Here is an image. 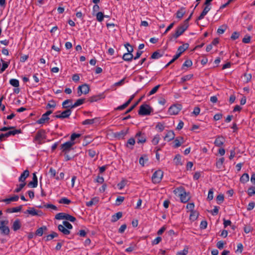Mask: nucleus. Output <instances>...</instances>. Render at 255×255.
Returning <instances> with one entry per match:
<instances>
[{
	"label": "nucleus",
	"mask_w": 255,
	"mask_h": 255,
	"mask_svg": "<svg viewBox=\"0 0 255 255\" xmlns=\"http://www.w3.org/2000/svg\"><path fill=\"white\" fill-rule=\"evenodd\" d=\"M29 172L28 170H24L19 177V181L21 182H25L26 178L29 176Z\"/></svg>",
	"instance_id": "obj_19"
},
{
	"label": "nucleus",
	"mask_w": 255,
	"mask_h": 255,
	"mask_svg": "<svg viewBox=\"0 0 255 255\" xmlns=\"http://www.w3.org/2000/svg\"><path fill=\"white\" fill-rule=\"evenodd\" d=\"M99 202V198L95 197L92 198L89 202L86 203V205L88 207H91L93 205L97 204Z\"/></svg>",
	"instance_id": "obj_31"
},
{
	"label": "nucleus",
	"mask_w": 255,
	"mask_h": 255,
	"mask_svg": "<svg viewBox=\"0 0 255 255\" xmlns=\"http://www.w3.org/2000/svg\"><path fill=\"white\" fill-rule=\"evenodd\" d=\"M37 178L36 173H33L32 180L28 183V186L30 187L35 188L37 186Z\"/></svg>",
	"instance_id": "obj_15"
},
{
	"label": "nucleus",
	"mask_w": 255,
	"mask_h": 255,
	"mask_svg": "<svg viewBox=\"0 0 255 255\" xmlns=\"http://www.w3.org/2000/svg\"><path fill=\"white\" fill-rule=\"evenodd\" d=\"M211 7L209 5H205L203 11L201 12L199 16L198 17L197 20L202 19L204 16L207 14L208 11L210 10Z\"/></svg>",
	"instance_id": "obj_18"
},
{
	"label": "nucleus",
	"mask_w": 255,
	"mask_h": 255,
	"mask_svg": "<svg viewBox=\"0 0 255 255\" xmlns=\"http://www.w3.org/2000/svg\"><path fill=\"white\" fill-rule=\"evenodd\" d=\"M45 138V131L44 130L41 129L37 132L34 138V140L38 141L39 144H41L42 140Z\"/></svg>",
	"instance_id": "obj_7"
},
{
	"label": "nucleus",
	"mask_w": 255,
	"mask_h": 255,
	"mask_svg": "<svg viewBox=\"0 0 255 255\" xmlns=\"http://www.w3.org/2000/svg\"><path fill=\"white\" fill-rule=\"evenodd\" d=\"M142 98H140L133 105H132L130 108H129L125 113V114H127L130 112L141 101Z\"/></svg>",
	"instance_id": "obj_43"
},
{
	"label": "nucleus",
	"mask_w": 255,
	"mask_h": 255,
	"mask_svg": "<svg viewBox=\"0 0 255 255\" xmlns=\"http://www.w3.org/2000/svg\"><path fill=\"white\" fill-rule=\"evenodd\" d=\"M189 47V44L188 43H185L183 44L181 46H180L177 51V53L174 56V57L177 59L181 55L182 53H183L186 49H187Z\"/></svg>",
	"instance_id": "obj_10"
},
{
	"label": "nucleus",
	"mask_w": 255,
	"mask_h": 255,
	"mask_svg": "<svg viewBox=\"0 0 255 255\" xmlns=\"http://www.w3.org/2000/svg\"><path fill=\"white\" fill-rule=\"evenodd\" d=\"M147 161V156L146 155H144L139 158V162L141 166H144L145 162H146Z\"/></svg>",
	"instance_id": "obj_36"
},
{
	"label": "nucleus",
	"mask_w": 255,
	"mask_h": 255,
	"mask_svg": "<svg viewBox=\"0 0 255 255\" xmlns=\"http://www.w3.org/2000/svg\"><path fill=\"white\" fill-rule=\"evenodd\" d=\"M0 61L2 63V66L1 68V73H2L8 66V63L5 62L2 59H0Z\"/></svg>",
	"instance_id": "obj_40"
},
{
	"label": "nucleus",
	"mask_w": 255,
	"mask_h": 255,
	"mask_svg": "<svg viewBox=\"0 0 255 255\" xmlns=\"http://www.w3.org/2000/svg\"><path fill=\"white\" fill-rule=\"evenodd\" d=\"M74 144V142L69 141L61 144V146L62 151L64 152L65 153L69 152L71 149L72 146Z\"/></svg>",
	"instance_id": "obj_11"
},
{
	"label": "nucleus",
	"mask_w": 255,
	"mask_h": 255,
	"mask_svg": "<svg viewBox=\"0 0 255 255\" xmlns=\"http://www.w3.org/2000/svg\"><path fill=\"white\" fill-rule=\"evenodd\" d=\"M25 185V182H22L21 184L17 185V187L15 189L14 192L16 193L19 192Z\"/></svg>",
	"instance_id": "obj_37"
},
{
	"label": "nucleus",
	"mask_w": 255,
	"mask_h": 255,
	"mask_svg": "<svg viewBox=\"0 0 255 255\" xmlns=\"http://www.w3.org/2000/svg\"><path fill=\"white\" fill-rule=\"evenodd\" d=\"M185 13V8L184 7H181L179 10H178L177 11L176 17L178 18L181 19Z\"/></svg>",
	"instance_id": "obj_28"
},
{
	"label": "nucleus",
	"mask_w": 255,
	"mask_h": 255,
	"mask_svg": "<svg viewBox=\"0 0 255 255\" xmlns=\"http://www.w3.org/2000/svg\"><path fill=\"white\" fill-rule=\"evenodd\" d=\"M135 144V139L133 138H129L126 144V146L130 149L133 148V146Z\"/></svg>",
	"instance_id": "obj_27"
},
{
	"label": "nucleus",
	"mask_w": 255,
	"mask_h": 255,
	"mask_svg": "<svg viewBox=\"0 0 255 255\" xmlns=\"http://www.w3.org/2000/svg\"><path fill=\"white\" fill-rule=\"evenodd\" d=\"M175 162L176 164L177 165H182V163L181 162V158L180 155L177 154L175 156L174 159Z\"/></svg>",
	"instance_id": "obj_42"
},
{
	"label": "nucleus",
	"mask_w": 255,
	"mask_h": 255,
	"mask_svg": "<svg viewBox=\"0 0 255 255\" xmlns=\"http://www.w3.org/2000/svg\"><path fill=\"white\" fill-rule=\"evenodd\" d=\"M174 145L173 146L174 148H177L181 145V142L178 138H176L174 140Z\"/></svg>",
	"instance_id": "obj_64"
},
{
	"label": "nucleus",
	"mask_w": 255,
	"mask_h": 255,
	"mask_svg": "<svg viewBox=\"0 0 255 255\" xmlns=\"http://www.w3.org/2000/svg\"><path fill=\"white\" fill-rule=\"evenodd\" d=\"M9 134L11 135H14L16 134H19L21 133V129H14L12 130L9 131Z\"/></svg>",
	"instance_id": "obj_60"
},
{
	"label": "nucleus",
	"mask_w": 255,
	"mask_h": 255,
	"mask_svg": "<svg viewBox=\"0 0 255 255\" xmlns=\"http://www.w3.org/2000/svg\"><path fill=\"white\" fill-rule=\"evenodd\" d=\"M96 119L86 120L82 122L83 125H92L94 123Z\"/></svg>",
	"instance_id": "obj_45"
},
{
	"label": "nucleus",
	"mask_w": 255,
	"mask_h": 255,
	"mask_svg": "<svg viewBox=\"0 0 255 255\" xmlns=\"http://www.w3.org/2000/svg\"><path fill=\"white\" fill-rule=\"evenodd\" d=\"M59 203L61 204H69L71 203V201L68 199L64 197L59 200Z\"/></svg>",
	"instance_id": "obj_49"
},
{
	"label": "nucleus",
	"mask_w": 255,
	"mask_h": 255,
	"mask_svg": "<svg viewBox=\"0 0 255 255\" xmlns=\"http://www.w3.org/2000/svg\"><path fill=\"white\" fill-rule=\"evenodd\" d=\"M192 65V62L191 60H186L182 65V68H183L184 67H189L191 66Z\"/></svg>",
	"instance_id": "obj_59"
},
{
	"label": "nucleus",
	"mask_w": 255,
	"mask_h": 255,
	"mask_svg": "<svg viewBox=\"0 0 255 255\" xmlns=\"http://www.w3.org/2000/svg\"><path fill=\"white\" fill-rule=\"evenodd\" d=\"M71 113V110L68 109L62 112L61 114L56 115L55 118L61 119L67 118L70 116Z\"/></svg>",
	"instance_id": "obj_13"
},
{
	"label": "nucleus",
	"mask_w": 255,
	"mask_h": 255,
	"mask_svg": "<svg viewBox=\"0 0 255 255\" xmlns=\"http://www.w3.org/2000/svg\"><path fill=\"white\" fill-rule=\"evenodd\" d=\"M152 109L148 105L143 104L140 106L138 114L142 116L149 115Z\"/></svg>",
	"instance_id": "obj_5"
},
{
	"label": "nucleus",
	"mask_w": 255,
	"mask_h": 255,
	"mask_svg": "<svg viewBox=\"0 0 255 255\" xmlns=\"http://www.w3.org/2000/svg\"><path fill=\"white\" fill-rule=\"evenodd\" d=\"M189 25H187V22L185 23H183L179 26L176 30L175 33L172 34L169 37V41H173V40L176 39L179 36L181 35L184 31L188 28Z\"/></svg>",
	"instance_id": "obj_1"
},
{
	"label": "nucleus",
	"mask_w": 255,
	"mask_h": 255,
	"mask_svg": "<svg viewBox=\"0 0 255 255\" xmlns=\"http://www.w3.org/2000/svg\"><path fill=\"white\" fill-rule=\"evenodd\" d=\"M133 58V55L132 53H127L124 54L123 56V59L127 61H130Z\"/></svg>",
	"instance_id": "obj_29"
},
{
	"label": "nucleus",
	"mask_w": 255,
	"mask_h": 255,
	"mask_svg": "<svg viewBox=\"0 0 255 255\" xmlns=\"http://www.w3.org/2000/svg\"><path fill=\"white\" fill-rule=\"evenodd\" d=\"M224 161V158L222 157L219 159L216 162V166L218 168L220 169L222 166L223 162Z\"/></svg>",
	"instance_id": "obj_41"
},
{
	"label": "nucleus",
	"mask_w": 255,
	"mask_h": 255,
	"mask_svg": "<svg viewBox=\"0 0 255 255\" xmlns=\"http://www.w3.org/2000/svg\"><path fill=\"white\" fill-rule=\"evenodd\" d=\"M174 193L180 198L181 201L183 203L187 202L190 199V196L187 193L182 187L176 188L174 190Z\"/></svg>",
	"instance_id": "obj_2"
},
{
	"label": "nucleus",
	"mask_w": 255,
	"mask_h": 255,
	"mask_svg": "<svg viewBox=\"0 0 255 255\" xmlns=\"http://www.w3.org/2000/svg\"><path fill=\"white\" fill-rule=\"evenodd\" d=\"M125 47L127 48L128 53H132V52L133 51V49L132 46L130 45V44L128 43H126L125 45Z\"/></svg>",
	"instance_id": "obj_61"
},
{
	"label": "nucleus",
	"mask_w": 255,
	"mask_h": 255,
	"mask_svg": "<svg viewBox=\"0 0 255 255\" xmlns=\"http://www.w3.org/2000/svg\"><path fill=\"white\" fill-rule=\"evenodd\" d=\"M162 56V54H161L158 51L154 52L151 55V58L152 59H158Z\"/></svg>",
	"instance_id": "obj_48"
},
{
	"label": "nucleus",
	"mask_w": 255,
	"mask_h": 255,
	"mask_svg": "<svg viewBox=\"0 0 255 255\" xmlns=\"http://www.w3.org/2000/svg\"><path fill=\"white\" fill-rule=\"evenodd\" d=\"M224 143V138L223 137L219 136L215 140L214 144L216 146L220 147Z\"/></svg>",
	"instance_id": "obj_24"
},
{
	"label": "nucleus",
	"mask_w": 255,
	"mask_h": 255,
	"mask_svg": "<svg viewBox=\"0 0 255 255\" xmlns=\"http://www.w3.org/2000/svg\"><path fill=\"white\" fill-rule=\"evenodd\" d=\"M47 230V228L46 227H45V226L42 227L41 228H38L36 230L35 234H36V235H37L39 236H41L43 235V231L44 230Z\"/></svg>",
	"instance_id": "obj_35"
},
{
	"label": "nucleus",
	"mask_w": 255,
	"mask_h": 255,
	"mask_svg": "<svg viewBox=\"0 0 255 255\" xmlns=\"http://www.w3.org/2000/svg\"><path fill=\"white\" fill-rule=\"evenodd\" d=\"M216 199H217V201L218 203L221 204L224 201V195L223 194L218 195Z\"/></svg>",
	"instance_id": "obj_55"
},
{
	"label": "nucleus",
	"mask_w": 255,
	"mask_h": 255,
	"mask_svg": "<svg viewBox=\"0 0 255 255\" xmlns=\"http://www.w3.org/2000/svg\"><path fill=\"white\" fill-rule=\"evenodd\" d=\"M135 138L137 139V142L138 143H143L146 141V137L145 133L141 131H138L135 134Z\"/></svg>",
	"instance_id": "obj_12"
},
{
	"label": "nucleus",
	"mask_w": 255,
	"mask_h": 255,
	"mask_svg": "<svg viewBox=\"0 0 255 255\" xmlns=\"http://www.w3.org/2000/svg\"><path fill=\"white\" fill-rule=\"evenodd\" d=\"M81 136V134H79V133H74L73 134H71V141H72L73 142V141L77 137H79L80 136Z\"/></svg>",
	"instance_id": "obj_63"
},
{
	"label": "nucleus",
	"mask_w": 255,
	"mask_h": 255,
	"mask_svg": "<svg viewBox=\"0 0 255 255\" xmlns=\"http://www.w3.org/2000/svg\"><path fill=\"white\" fill-rule=\"evenodd\" d=\"M249 180V175L247 173H244L241 177L240 181L241 182L245 183Z\"/></svg>",
	"instance_id": "obj_33"
},
{
	"label": "nucleus",
	"mask_w": 255,
	"mask_h": 255,
	"mask_svg": "<svg viewBox=\"0 0 255 255\" xmlns=\"http://www.w3.org/2000/svg\"><path fill=\"white\" fill-rule=\"evenodd\" d=\"M21 209H22V206H19L17 207L8 208L6 209V211L7 213H15V212H19L21 210Z\"/></svg>",
	"instance_id": "obj_22"
},
{
	"label": "nucleus",
	"mask_w": 255,
	"mask_h": 255,
	"mask_svg": "<svg viewBox=\"0 0 255 255\" xmlns=\"http://www.w3.org/2000/svg\"><path fill=\"white\" fill-rule=\"evenodd\" d=\"M58 229L59 231L61 232L64 235H67L70 234V232L67 228H65L63 225H59L58 226Z\"/></svg>",
	"instance_id": "obj_21"
},
{
	"label": "nucleus",
	"mask_w": 255,
	"mask_h": 255,
	"mask_svg": "<svg viewBox=\"0 0 255 255\" xmlns=\"http://www.w3.org/2000/svg\"><path fill=\"white\" fill-rule=\"evenodd\" d=\"M213 199V189H210L208 192L207 199L209 201Z\"/></svg>",
	"instance_id": "obj_57"
},
{
	"label": "nucleus",
	"mask_w": 255,
	"mask_h": 255,
	"mask_svg": "<svg viewBox=\"0 0 255 255\" xmlns=\"http://www.w3.org/2000/svg\"><path fill=\"white\" fill-rule=\"evenodd\" d=\"M19 197L17 195H15L9 198H6L3 200V202H5L7 204H9L11 202L16 201L18 200Z\"/></svg>",
	"instance_id": "obj_23"
},
{
	"label": "nucleus",
	"mask_w": 255,
	"mask_h": 255,
	"mask_svg": "<svg viewBox=\"0 0 255 255\" xmlns=\"http://www.w3.org/2000/svg\"><path fill=\"white\" fill-rule=\"evenodd\" d=\"M8 224V220H1L0 221V233L4 235H8L9 234L10 230L7 226Z\"/></svg>",
	"instance_id": "obj_3"
},
{
	"label": "nucleus",
	"mask_w": 255,
	"mask_h": 255,
	"mask_svg": "<svg viewBox=\"0 0 255 255\" xmlns=\"http://www.w3.org/2000/svg\"><path fill=\"white\" fill-rule=\"evenodd\" d=\"M160 136L159 135H156L152 140V143L153 145H156L159 142Z\"/></svg>",
	"instance_id": "obj_52"
},
{
	"label": "nucleus",
	"mask_w": 255,
	"mask_h": 255,
	"mask_svg": "<svg viewBox=\"0 0 255 255\" xmlns=\"http://www.w3.org/2000/svg\"><path fill=\"white\" fill-rule=\"evenodd\" d=\"M192 74H189L186 75L183 77L181 78V82H184L186 81L190 80L193 77Z\"/></svg>",
	"instance_id": "obj_50"
},
{
	"label": "nucleus",
	"mask_w": 255,
	"mask_h": 255,
	"mask_svg": "<svg viewBox=\"0 0 255 255\" xmlns=\"http://www.w3.org/2000/svg\"><path fill=\"white\" fill-rule=\"evenodd\" d=\"M55 219L57 220L65 219L72 222H74L76 220L74 217L65 213H58L55 216Z\"/></svg>",
	"instance_id": "obj_4"
},
{
	"label": "nucleus",
	"mask_w": 255,
	"mask_h": 255,
	"mask_svg": "<svg viewBox=\"0 0 255 255\" xmlns=\"http://www.w3.org/2000/svg\"><path fill=\"white\" fill-rule=\"evenodd\" d=\"M56 103L54 101L51 100L47 104L46 108H54L56 107Z\"/></svg>",
	"instance_id": "obj_46"
},
{
	"label": "nucleus",
	"mask_w": 255,
	"mask_h": 255,
	"mask_svg": "<svg viewBox=\"0 0 255 255\" xmlns=\"http://www.w3.org/2000/svg\"><path fill=\"white\" fill-rule=\"evenodd\" d=\"M25 213H27L32 216H40L42 215V212L40 211H37L34 208H31L26 210Z\"/></svg>",
	"instance_id": "obj_14"
},
{
	"label": "nucleus",
	"mask_w": 255,
	"mask_h": 255,
	"mask_svg": "<svg viewBox=\"0 0 255 255\" xmlns=\"http://www.w3.org/2000/svg\"><path fill=\"white\" fill-rule=\"evenodd\" d=\"M248 194L250 196H252L255 194V187H251L248 190Z\"/></svg>",
	"instance_id": "obj_47"
},
{
	"label": "nucleus",
	"mask_w": 255,
	"mask_h": 255,
	"mask_svg": "<svg viewBox=\"0 0 255 255\" xmlns=\"http://www.w3.org/2000/svg\"><path fill=\"white\" fill-rule=\"evenodd\" d=\"M186 208L190 212L194 211V204L193 203H189L186 206Z\"/></svg>",
	"instance_id": "obj_58"
},
{
	"label": "nucleus",
	"mask_w": 255,
	"mask_h": 255,
	"mask_svg": "<svg viewBox=\"0 0 255 255\" xmlns=\"http://www.w3.org/2000/svg\"><path fill=\"white\" fill-rule=\"evenodd\" d=\"M58 236V235L57 233H56V232H52V233L50 234L47 235L46 237V240L50 241V240L53 239L55 237H57Z\"/></svg>",
	"instance_id": "obj_34"
},
{
	"label": "nucleus",
	"mask_w": 255,
	"mask_h": 255,
	"mask_svg": "<svg viewBox=\"0 0 255 255\" xmlns=\"http://www.w3.org/2000/svg\"><path fill=\"white\" fill-rule=\"evenodd\" d=\"M190 212V219L193 221L196 220L198 216V213L195 211Z\"/></svg>",
	"instance_id": "obj_32"
},
{
	"label": "nucleus",
	"mask_w": 255,
	"mask_h": 255,
	"mask_svg": "<svg viewBox=\"0 0 255 255\" xmlns=\"http://www.w3.org/2000/svg\"><path fill=\"white\" fill-rule=\"evenodd\" d=\"M181 110V106L180 105H173L171 106L168 109V113L170 115H177Z\"/></svg>",
	"instance_id": "obj_9"
},
{
	"label": "nucleus",
	"mask_w": 255,
	"mask_h": 255,
	"mask_svg": "<svg viewBox=\"0 0 255 255\" xmlns=\"http://www.w3.org/2000/svg\"><path fill=\"white\" fill-rule=\"evenodd\" d=\"M90 88L88 85L86 84L79 86L78 88V94L80 96L82 94H87L89 92Z\"/></svg>",
	"instance_id": "obj_8"
},
{
	"label": "nucleus",
	"mask_w": 255,
	"mask_h": 255,
	"mask_svg": "<svg viewBox=\"0 0 255 255\" xmlns=\"http://www.w3.org/2000/svg\"><path fill=\"white\" fill-rule=\"evenodd\" d=\"M21 224L19 219H16L13 223L11 228L14 231H16L20 229Z\"/></svg>",
	"instance_id": "obj_16"
},
{
	"label": "nucleus",
	"mask_w": 255,
	"mask_h": 255,
	"mask_svg": "<svg viewBox=\"0 0 255 255\" xmlns=\"http://www.w3.org/2000/svg\"><path fill=\"white\" fill-rule=\"evenodd\" d=\"M160 87V85H158L156 86H155L152 89V90L149 92L148 95L150 96V95H153L154 94H155L157 91L158 90V89H159V88Z\"/></svg>",
	"instance_id": "obj_54"
},
{
	"label": "nucleus",
	"mask_w": 255,
	"mask_h": 255,
	"mask_svg": "<svg viewBox=\"0 0 255 255\" xmlns=\"http://www.w3.org/2000/svg\"><path fill=\"white\" fill-rule=\"evenodd\" d=\"M125 198L122 196H119L116 199V204L117 205H120L124 200Z\"/></svg>",
	"instance_id": "obj_62"
},
{
	"label": "nucleus",
	"mask_w": 255,
	"mask_h": 255,
	"mask_svg": "<svg viewBox=\"0 0 255 255\" xmlns=\"http://www.w3.org/2000/svg\"><path fill=\"white\" fill-rule=\"evenodd\" d=\"M72 100L68 99L64 101L62 103V107L63 108H70L69 109H72L71 106H72Z\"/></svg>",
	"instance_id": "obj_20"
},
{
	"label": "nucleus",
	"mask_w": 255,
	"mask_h": 255,
	"mask_svg": "<svg viewBox=\"0 0 255 255\" xmlns=\"http://www.w3.org/2000/svg\"><path fill=\"white\" fill-rule=\"evenodd\" d=\"M9 83L14 87H18L19 85L18 80L15 79H10L9 81Z\"/></svg>",
	"instance_id": "obj_39"
},
{
	"label": "nucleus",
	"mask_w": 255,
	"mask_h": 255,
	"mask_svg": "<svg viewBox=\"0 0 255 255\" xmlns=\"http://www.w3.org/2000/svg\"><path fill=\"white\" fill-rule=\"evenodd\" d=\"M103 97H102L101 96H94L91 97H90L89 99V101H90L91 103L97 102L98 100L101 99Z\"/></svg>",
	"instance_id": "obj_38"
},
{
	"label": "nucleus",
	"mask_w": 255,
	"mask_h": 255,
	"mask_svg": "<svg viewBox=\"0 0 255 255\" xmlns=\"http://www.w3.org/2000/svg\"><path fill=\"white\" fill-rule=\"evenodd\" d=\"M188 253V247H185L182 251L177 253V255H186Z\"/></svg>",
	"instance_id": "obj_56"
},
{
	"label": "nucleus",
	"mask_w": 255,
	"mask_h": 255,
	"mask_svg": "<svg viewBox=\"0 0 255 255\" xmlns=\"http://www.w3.org/2000/svg\"><path fill=\"white\" fill-rule=\"evenodd\" d=\"M122 217V213L121 212H118L112 216L111 221L112 222H115L120 219Z\"/></svg>",
	"instance_id": "obj_25"
},
{
	"label": "nucleus",
	"mask_w": 255,
	"mask_h": 255,
	"mask_svg": "<svg viewBox=\"0 0 255 255\" xmlns=\"http://www.w3.org/2000/svg\"><path fill=\"white\" fill-rule=\"evenodd\" d=\"M127 181L126 180L123 179L122 180L121 182L118 184L117 186L119 189H122L124 188L126 184H127Z\"/></svg>",
	"instance_id": "obj_44"
},
{
	"label": "nucleus",
	"mask_w": 255,
	"mask_h": 255,
	"mask_svg": "<svg viewBox=\"0 0 255 255\" xmlns=\"http://www.w3.org/2000/svg\"><path fill=\"white\" fill-rule=\"evenodd\" d=\"M62 225H63L65 228H67L68 230L72 229L73 228L72 225L68 221H63Z\"/></svg>",
	"instance_id": "obj_53"
},
{
	"label": "nucleus",
	"mask_w": 255,
	"mask_h": 255,
	"mask_svg": "<svg viewBox=\"0 0 255 255\" xmlns=\"http://www.w3.org/2000/svg\"><path fill=\"white\" fill-rule=\"evenodd\" d=\"M175 137V134L173 131L172 130H169L168 131L165 136H164V140H167L168 141H170L173 139Z\"/></svg>",
	"instance_id": "obj_17"
},
{
	"label": "nucleus",
	"mask_w": 255,
	"mask_h": 255,
	"mask_svg": "<svg viewBox=\"0 0 255 255\" xmlns=\"http://www.w3.org/2000/svg\"><path fill=\"white\" fill-rule=\"evenodd\" d=\"M163 175V172L161 170L156 171L152 176V181L154 183H159Z\"/></svg>",
	"instance_id": "obj_6"
},
{
	"label": "nucleus",
	"mask_w": 255,
	"mask_h": 255,
	"mask_svg": "<svg viewBox=\"0 0 255 255\" xmlns=\"http://www.w3.org/2000/svg\"><path fill=\"white\" fill-rule=\"evenodd\" d=\"M96 16H97V20L101 22L103 20V18L104 17V15L103 14V13L102 12H98L97 13Z\"/></svg>",
	"instance_id": "obj_51"
},
{
	"label": "nucleus",
	"mask_w": 255,
	"mask_h": 255,
	"mask_svg": "<svg viewBox=\"0 0 255 255\" xmlns=\"http://www.w3.org/2000/svg\"><path fill=\"white\" fill-rule=\"evenodd\" d=\"M85 99H79L76 101V102L71 106V108H75L78 106H79L83 104L85 101Z\"/></svg>",
	"instance_id": "obj_30"
},
{
	"label": "nucleus",
	"mask_w": 255,
	"mask_h": 255,
	"mask_svg": "<svg viewBox=\"0 0 255 255\" xmlns=\"http://www.w3.org/2000/svg\"><path fill=\"white\" fill-rule=\"evenodd\" d=\"M49 120V118L44 114L42 115L41 118L37 121V123L39 124H43Z\"/></svg>",
	"instance_id": "obj_26"
}]
</instances>
